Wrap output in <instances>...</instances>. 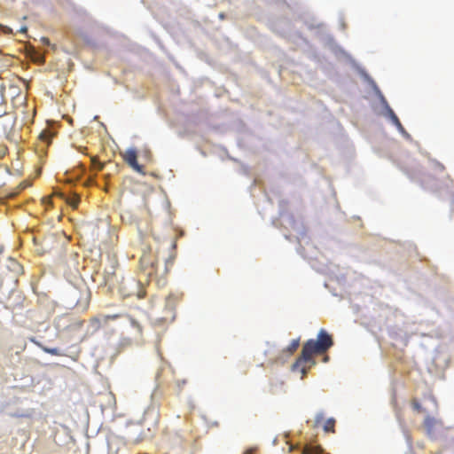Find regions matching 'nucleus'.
Segmentation results:
<instances>
[{"label": "nucleus", "mask_w": 454, "mask_h": 454, "mask_svg": "<svg viewBox=\"0 0 454 454\" xmlns=\"http://www.w3.org/2000/svg\"><path fill=\"white\" fill-rule=\"evenodd\" d=\"M177 297L174 295H169L166 299V306L169 308L170 310H173L176 302H177Z\"/></svg>", "instance_id": "obj_12"}, {"label": "nucleus", "mask_w": 454, "mask_h": 454, "mask_svg": "<svg viewBox=\"0 0 454 454\" xmlns=\"http://www.w3.org/2000/svg\"><path fill=\"white\" fill-rule=\"evenodd\" d=\"M438 421L432 418V417H427L424 420V426L426 427L427 433L429 435H432L434 433V427L437 425Z\"/></svg>", "instance_id": "obj_6"}, {"label": "nucleus", "mask_w": 454, "mask_h": 454, "mask_svg": "<svg viewBox=\"0 0 454 454\" xmlns=\"http://www.w3.org/2000/svg\"><path fill=\"white\" fill-rule=\"evenodd\" d=\"M82 289H78L77 287L74 290V296L77 295V293H81L82 296L77 299L75 305L77 307L82 308V309H86L89 307L90 301V291L88 286H81Z\"/></svg>", "instance_id": "obj_2"}, {"label": "nucleus", "mask_w": 454, "mask_h": 454, "mask_svg": "<svg viewBox=\"0 0 454 454\" xmlns=\"http://www.w3.org/2000/svg\"><path fill=\"white\" fill-rule=\"evenodd\" d=\"M324 419H325V417H324L323 413L317 414L315 420H314V427H319L322 425Z\"/></svg>", "instance_id": "obj_15"}, {"label": "nucleus", "mask_w": 454, "mask_h": 454, "mask_svg": "<svg viewBox=\"0 0 454 454\" xmlns=\"http://www.w3.org/2000/svg\"><path fill=\"white\" fill-rule=\"evenodd\" d=\"M123 159L126 163L131 167L135 171L143 173V168L137 162V153L134 148H129L123 154Z\"/></svg>", "instance_id": "obj_3"}, {"label": "nucleus", "mask_w": 454, "mask_h": 454, "mask_svg": "<svg viewBox=\"0 0 454 454\" xmlns=\"http://www.w3.org/2000/svg\"><path fill=\"white\" fill-rule=\"evenodd\" d=\"M42 40H43V42L45 44H47V45H49V44H50V40H49L48 38H46V37H43V39H42Z\"/></svg>", "instance_id": "obj_24"}, {"label": "nucleus", "mask_w": 454, "mask_h": 454, "mask_svg": "<svg viewBox=\"0 0 454 454\" xmlns=\"http://www.w3.org/2000/svg\"><path fill=\"white\" fill-rule=\"evenodd\" d=\"M370 82L372 83V87H373V90H375V93L378 95L380 100V103L382 105V106L384 107V109H387V106H389L388 103L387 102L385 97L383 96V94L381 93V91L379 90V88L377 87V85L375 84V82L373 81H370Z\"/></svg>", "instance_id": "obj_7"}, {"label": "nucleus", "mask_w": 454, "mask_h": 454, "mask_svg": "<svg viewBox=\"0 0 454 454\" xmlns=\"http://www.w3.org/2000/svg\"><path fill=\"white\" fill-rule=\"evenodd\" d=\"M99 317H100L102 326L107 325V324L109 322V317H107L106 315H99Z\"/></svg>", "instance_id": "obj_20"}, {"label": "nucleus", "mask_w": 454, "mask_h": 454, "mask_svg": "<svg viewBox=\"0 0 454 454\" xmlns=\"http://www.w3.org/2000/svg\"><path fill=\"white\" fill-rule=\"evenodd\" d=\"M328 360V356H325L324 361L326 362Z\"/></svg>", "instance_id": "obj_28"}, {"label": "nucleus", "mask_w": 454, "mask_h": 454, "mask_svg": "<svg viewBox=\"0 0 454 454\" xmlns=\"http://www.w3.org/2000/svg\"><path fill=\"white\" fill-rule=\"evenodd\" d=\"M385 115L392 121L393 124L399 120L390 106L385 109Z\"/></svg>", "instance_id": "obj_14"}, {"label": "nucleus", "mask_w": 454, "mask_h": 454, "mask_svg": "<svg viewBox=\"0 0 454 454\" xmlns=\"http://www.w3.org/2000/svg\"><path fill=\"white\" fill-rule=\"evenodd\" d=\"M45 352L53 356H59V352L58 348H44Z\"/></svg>", "instance_id": "obj_21"}, {"label": "nucleus", "mask_w": 454, "mask_h": 454, "mask_svg": "<svg viewBox=\"0 0 454 454\" xmlns=\"http://www.w3.org/2000/svg\"><path fill=\"white\" fill-rule=\"evenodd\" d=\"M56 194L61 198H64L67 203L69 206L73 207L74 208H76L78 207V204L80 202V197L77 194L74 193L69 197H65V195L60 192Z\"/></svg>", "instance_id": "obj_5"}, {"label": "nucleus", "mask_w": 454, "mask_h": 454, "mask_svg": "<svg viewBox=\"0 0 454 454\" xmlns=\"http://www.w3.org/2000/svg\"><path fill=\"white\" fill-rule=\"evenodd\" d=\"M322 449L317 446H307L304 448L302 454H322Z\"/></svg>", "instance_id": "obj_10"}, {"label": "nucleus", "mask_w": 454, "mask_h": 454, "mask_svg": "<svg viewBox=\"0 0 454 454\" xmlns=\"http://www.w3.org/2000/svg\"><path fill=\"white\" fill-rule=\"evenodd\" d=\"M137 293H136V296L137 299H142L145 297V291L142 288L143 286H137Z\"/></svg>", "instance_id": "obj_17"}, {"label": "nucleus", "mask_w": 454, "mask_h": 454, "mask_svg": "<svg viewBox=\"0 0 454 454\" xmlns=\"http://www.w3.org/2000/svg\"><path fill=\"white\" fill-rule=\"evenodd\" d=\"M299 345H300L299 339L293 340L291 341V343L288 345V347L286 348V351L289 352L290 354H293L294 352H295L297 350V348H299Z\"/></svg>", "instance_id": "obj_13"}, {"label": "nucleus", "mask_w": 454, "mask_h": 454, "mask_svg": "<svg viewBox=\"0 0 454 454\" xmlns=\"http://www.w3.org/2000/svg\"><path fill=\"white\" fill-rule=\"evenodd\" d=\"M411 405H412L413 409L416 410L417 411H419V412L423 411L421 404L417 400H413L411 403Z\"/></svg>", "instance_id": "obj_18"}, {"label": "nucleus", "mask_w": 454, "mask_h": 454, "mask_svg": "<svg viewBox=\"0 0 454 454\" xmlns=\"http://www.w3.org/2000/svg\"><path fill=\"white\" fill-rule=\"evenodd\" d=\"M127 317H129L131 326L134 327L139 334H142L143 327H142L140 322H138L137 319L133 318L130 316H127Z\"/></svg>", "instance_id": "obj_11"}, {"label": "nucleus", "mask_w": 454, "mask_h": 454, "mask_svg": "<svg viewBox=\"0 0 454 454\" xmlns=\"http://www.w3.org/2000/svg\"><path fill=\"white\" fill-rule=\"evenodd\" d=\"M125 289H126L125 286H118V293L123 299L129 298L131 296V294L129 293H127Z\"/></svg>", "instance_id": "obj_16"}, {"label": "nucleus", "mask_w": 454, "mask_h": 454, "mask_svg": "<svg viewBox=\"0 0 454 454\" xmlns=\"http://www.w3.org/2000/svg\"><path fill=\"white\" fill-rule=\"evenodd\" d=\"M335 427V419L333 418H330L325 420L323 424V428L326 433H334Z\"/></svg>", "instance_id": "obj_8"}, {"label": "nucleus", "mask_w": 454, "mask_h": 454, "mask_svg": "<svg viewBox=\"0 0 454 454\" xmlns=\"http://www.w3.org/2000/svg\"><path fill=\"white\" fill-rule=\"evenodd\" d=\"M220 19H223V13H220Z\"/></svg>", "instance_id": "obj_26"}, {"label": "nucleus", "mask_w": 454, "mask_h": 454, "mask_svg": "<svg viewBox=\"0 0 454 454\" xmlns=\"http://www.w3.org/2000/svg\"><path fill=\"white\" fill-rule=\"evenodd\" d=\"M394 125L398 129V130L403 134L404 136L408 137L409 135L406 133V131L404 130L403 127L402 126L400 121L398 120L397 121H395L394 123Z\"/></svg>", "instance_id": "obj_19"}, {"label": "nucleus", "mask_w": 454, "mask_h": 454, "mask_svg": "<svg viewBox=\"0 0 454 454\" xmlns=\"http://www.w3.org/2000/svg\"><path fill=\"white\" fill-rule=\"evenodd\" d=\"M3 247H0V254L3 252Z\"/></svg>", "instance_id": "obj_27"}, {"label": "nucleus", "mask_w": 454, "mask_h": 454, "mask_svg": "<svg viewBox=\"0 0 454 454\" xmlns=\"http://www.w3.org/2000/svg\"><path fill=\"white\" fill-rule=\"evenodd\" d=\"M106 317H109V321H110V320H116V319L121 317L122 315H121V314H112V315H106Z\"/></svg>", "instance_id": "obj_22"}, {"label": "nucleus", "mask_w": 454, "mask_h": 454, "mask_svg": "<svg viewBox=\"0 0 454 454\" xmlns=\"http://www.w3.org/2000/svg\"><path fill=\"white\" fill-rule=\"evenodd\" d=\"M333 345L332 336L325 329H321L317 340L310 339L303 344L300 356L293 364V370H301L302 377L305 376L310 366L315 364L314 355L325 353Z\"/></svg>", "instance_id": "obj_1"}, {"label": "nucleus", "mask_w": 454, "mask_h": 454, "mask_svg": "<svg viewBox=\"0 0 454 454\" xmlns=\"http://www.w3.org/2000/svg\"><path fill=\"white\" fill-rule=\"evenodd\" d=\"M27 31V27L26 26L21 27L20 28V33H23V34H24V33H26Z\"/></svg>", "instance_id": "obj_23"}, {"label": "nucleus", "mask_w": 454, "mask_h": 454, "mask_svg": "<svg viewBox=\"0 0 454 454\" xmlns=\"http://www.w3.org/2000/svg\"><path fill=\"white\" fill-rule=\"evenodd\" d=\"M269 392L272 395L284 393V381L279 380H271L270 383Z\"/></svg>", "instance_id": "obj_4"}, {"label": "nucleus", "mask_w": 454, "mask_h": 454, "mask_svg": "<svg viewBox=\"0 0 454 454\" xmlns=\"http://www.w3.org/2000/svg\"><path fill=\"white\" fill-rule=\"evenodd\" d=\"M82 325H83V321H80V322L78 323V325H79V326H82Z\"/></svg>", "instance_id": "obj_25"}, {"label": "nucleus", "mask_w": 454, "mask_h": 454, "mask_svg": "<svg viewBox=\"0 0 454 454\" xmlns=\"http://www.w3.org/2000/svg\"><path fill=\"white\" fill-rule=\"evenodd\" d=\"M90 325L95 332L98 331L102 327L99 315L90 319Z\"/></svg>", "instance_id": "obj_9"}]
</instances>
